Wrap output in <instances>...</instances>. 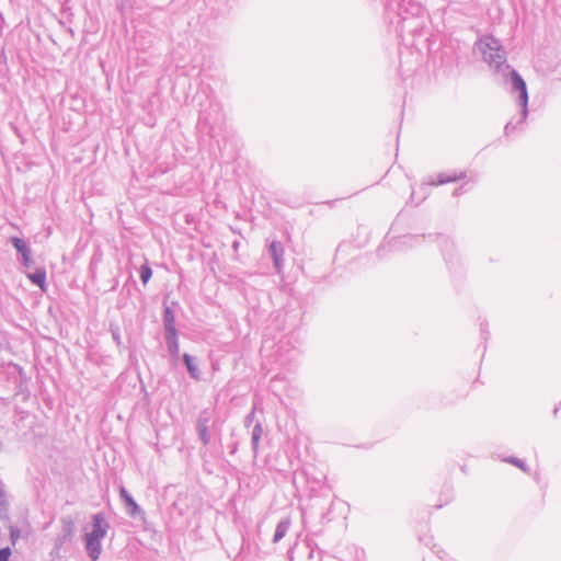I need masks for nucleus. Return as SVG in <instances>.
Instances as JSON below:
<instances>
[{"label": "nucleus", "instance_id": "nucleus-1", "mask_svg": "<svg viewBox=\"0 0 561 561\" xmlns=\"http://www.w3.org/2000/svg\"><path fill=\"white\" fill-rule=\"evenodd\" d=\"M110 529V523L103 513L92 516V529L84 534L83 541L87 554L92 561H98L102 552V540Z\"/></svg>", "mask_w": 561, "mask_h": 561}, {"label": "nucleus", "instance_id": "nucleus-2", "mask_svg": "<svg viewBox=\"0 0 561 561\" xmlns=\"http://www.w3.org/2000/svg\"><path fill=\"white\" fill-rule=\"evenodd\" d=\"M474 49L480 53L483 60L494 70L499 71L503 66L506 69L510 68L506 65V54L503 49L501 42L493 35L482 36L474 45Z\"/></svg>", "mask_w": 561, "mask_h": 561}, {"label": "nucleus", "instance_id": "nucleus-3", "mask_svg": "<svg viewBox=\"0 0 561 561\" xmlns=\"http://www.w3.org/2000/svg\"><path fill=\"white\" fill-rule=\"evenodd\" d=\"M510 83L512 93H517V103L520 106V115L517 122L514 124L510 121L505 127V135H510L519 124L525 123L528 116V91L525 80L515 69L510 70Z\"/></svg>", "mask_w": 561, "mask_h": 561}, {"label": "nucleus", "instance_id": "nucleus-4", "mask_svg": "<svg viewBox=\"0 0 561 561\" xmlns=\"http://www.w3.org/2000/svg\"><path fill=\"white\" fill-rule=\"evenodd\" d=\"M75 535V522L68 517L62 519V527L60 533L55 539L54 549L51 554H58L64 546L71 541Z\"/></svg>", "mask_w": 561, "mask_h": 561}, {"label": "nucleus", "instance_id": "nucleus-5", "mask_svg": "<svg viewBox=\"0 0 561 561\" xmlns=\"http://www.w3.org/2000/svg\"><path fill=\"white\" fill-rule=\"evenodd\" d=\"M438 241H439L440 251L443 253L446 264L448 265L449 268H454L459 262V260L456 255V249H455L454 241L446 236H440L438 238Z\"/></svg>", "mask_w": 561, "mask_h": 561}, {"label": "nucleus", "instance_id": "nucleus-6", "mask_svg": "<svg viewBox=\"0 0 561 561\" xmlns=\"http://www.w3.org/2000/svg\"><path fill=\"white\" fill-rule=\"evenodd\" d=\"M209 422L210 413L207 410L202 411L196 422V430L198 433V437L204 446H207L211 440V435L209 432Z\"/></svg>", "mask_w": 561, "mask_h": 561}, {"label": "nucleus", "instance_id": "nucleus-7", "mask_svg": "<svg viewBox=\"0 0 561 561\" xmlns=\"http://www.w3.org/2000/svg\"><path fill=\"white\" fill-rule=\"evenodd\" d=\"M162 321L164 339L179 336V332L175 325V313L170 306H164Z\"/></svg>", "mask_w": 561, "mask_h": 561}, {"label": "nucleus", "instance_id": "nucleus-8", "mask_svg": "<svg viewBox=\"0 0 561 561\" xmlns=\"http://www.w3.org/2000/svg\"><path fill=\"white\" fill-rule=\"evenodd\" d=\"M119 496H121L122 502L125 505L127 514L130 517L137 518L138 516L145 515L141 507L137 504V502L134 500L131 494L124 486L119 488Z\"/></svg>", "mask_w": 561, "mask_h": 561}, {"label": "nucleus", "instance_id": "nucleus-9", "mask_svg": "<svg viewBox=\"0 0 561 561\" xmlns=\"http://www.w3.org/2000/svg\"><path fill=\"white\" fill-rule=\"evenodd\" d=\"M268 254L271 255L273 260V265L277 273H280L283 266H284V247L282 242L273 240L268 244Z\"/></svg>", "mask_w": 561, "mask_h": 561}, {"label": "nucleus", "instance_id": "nucleus-10", "mask_svg": "<svg viewBox=\"0 0 561 561\" xmlns=\"http://www.w3.org/2000/svg\"><path fill=\"white\" fill-rule=\"evenodd\" d=\"M467 176L465 171L461 172H442L436 175V179L430 178L426 182L428 185H443L450 182L463 180Z\"/></svg>", "mask_w": 561, "mask_h": 561}, {"label": "nucleus", "instance_id": "nucleus-11", "mask_svg": "<svg viewBox=\"0 0 561 561\" xmlns=\"http://www.w3.org/2000/svg\"><path fill=\"white\" fill-rule=\"evenodd\" d=\"M26 276L32 284L38 286L42 290L46 289V270L44 267H36L33 272H27Z\"/></svg>", "mask_w": 561, "mask_h": 561}, {"label": "nucleus", "instance_id": "nucleus-12", "mask_svg": "<svg viewBox=\"0 0 561 561\" xmlns=\"http://www.w3.org/2000/svg\"><path fill=\"white\" fill-rule=\"evenodd\" d=\"M10 510L9 494L5 484L0 479V519L8 518Z\"/></svg>", "mask_w": 561, "mask_h": 561}, {"label": "nucleus", "instance_id": "nucleus-13", "mask_svg": "<svg viewBox=\"0 0 561 561\" xmlns=\"http://www.w3.org/2000/svg\"><path fill=\"white\" fill-rule=\"evenodd\" d=\"M165 346L172 363L176 364L180 359L179 336L164 339Z\"/></svg>", "mask_w": 561, "mask_h": 561}, {"label": "nucleus", "instance_id": "nucleus-14", "mask_svg": "<svg viewBox=\"0 0 561 561\" xmlns=\"http://www.w3.org/2000/svg\"><path fill=\"white\" fill-rule=\"evenodd\" d=\"M183 363L187 369L190 377L194 380L201 379V373L198 366L194 363V357L188 353L182 355Z\"/></svg>", "mask_w": 561, "mask_h": 561}, {"label": "nucleus", "instance_id": "nucleus-15", "mask_svg": "<svg viewBox=\"0 0 561 561\" xmlns=\"http://www.w3.org/2000/svg\"><path fill=\"white\" fill-rule=\"evenodd\" d=\"M262 435H263V426L260 422H256L255 425L253 426L252 433H251V446L254 451V455L257 454Z\"/></svg>", "mask_w": 561, "mask_h": 561}, {"label": "nucleus", "instance_id": "nucleus-16", "mask_svg": "<svg viewBox=\"0 0 561 561\" xmlns=\"http://www.w3.org/2000/svg\"><path fill=\"white\" fill-rule=\"evenodd\" d=\"M290 526V520L288 518H284L279 520V523L276 526L274 536H273V542L280 541L287 534Z\"/></svg>", "mask_w": 561, "mask_h": 561}, {"label": "nucleus", "instance_id": "nucleus-17", "mask_svg": "<svg viewBox=\"0 0 561 561\" xmlns=\"http://www.w3.org/2000/svg\"><path fill=\"white\" fill-rule=\"evenodd\" d=\"M11 244L21 254V256L24 254H32L31 248L27 245V243L23 239H21L19 237H12Z\"/></svg>", "mask_w": 561, "mask_h": 561}, {"label": "nucleus", "instance_id": "nucleus-18", "mask_svg": "<svg viewBox=\"0 0 561 561\" xmlns=\"http://www.w3.org/2000/svg\"><path fill=\"white\" fill-rule=\"evenodd\" d=\"M152 276V270L151 267L146 263L142 264L139 268V277L141 282L146 285Z\"/></svg>", "mask_w": 561, "mask_h": 561}, {"label": "nucleus", "instance_id": "nucleus-19", "mask_svg": "<svg viewBox=\"0 0 561 561\" xmlns=\"http://www.w3.org/2000/svg\"><path fill=\"white\" fill-rule=\"evenodd\" d=\"M503 461L516 466L517 468H519L524 472H528V470H529V468L525 463V461H523L522 459H519L517 457H513V456L506 457V458L503 459Z\"/></svg>", "mask_w": 561, "mask_h": 561}, {"label": "nucleus", "instance_id": "nucleus-20", "mask_svg": "<svg viewBox=\"0 0 561 561\" xmlns=\"http://www.w3.org/2000/svg\"><path fill=\"white\" fill-rule=\"evenodd\" d=\"M21 537V531L15 526H10V538L13 545H15L16 540Z\"/></svg>", "mask_w": 561, "mask_h": 561}, {"label": "nucleus", "instance_id": "nucleus-21", "mask_svg": "<svg viewBox=\"0 0 561 561\" xmlns=\"http://www.w3.org/2000/svg\"><path fill=\"white\" fill-rule=\"evenodd\" d=\"M11 557V549L9 547L0 549V561H9Z\"/></svg>", "mask_w": 561, "mask_h": 561}, {"label": "nucleus", "instance_id": "nucleus-22", "mask_svg": "<svg viewBox=\"0 0 561 561\" xmlns=\"http://www.w3.org/2000/svg\"><path fill=\"white\" fill-rule=\"evenodd\" d=\"M255 417V412L252 410L244 419V426L249 427Z\"/></svg>", "mask_w": 561, "mask_h": 561}, {"label": "nucleus", "instance_id": "nucleus-23", "mask_svg": "<svg viewBox=\"0 0 561 561\" xmlns=\"http://www.w3.org/2000/svg\"><path fill=\"white\" fill-rule=\"evenodd\" d=\"M22 263L25 267L30 268L32 265V254L22 255Z\"/></svg>", "mask_w": 561, "mask_h": 561}, {"label": "nucleus", "instance_id": "nucleus-24", "mask_svg": "<svg viewBox=\"0 0 561 561\" xmlns=\"http://www.w3.org/2000/svg\"><path fill=\"white\" fill-rule=\"evenodd\" d=\"M488 324L486 323H481V335L484 340L488 339Z\"/></svg>", "mask_w": 561, "mask_h": 561}, {"label": "nucleus", "instance_id": "nucleus-25", "mask_svg": "<svg viewBox=\"0 0 561 561\" xmlns=\"http://www.w3.org/2000/svg\"><path fill=\"white\" fill-rule=\"evenodd\" d=\"M462 194V186L460 187H457L454 192H453V195L454 196H459Z\"/></svg>", "mask_w": 561, "mask_h": 561}, {"label": "nucleus", "instance_id": "nucleus-26", "mask_svg": "<svg viewBox=\"0 0 561 561\" xmlns=\"http://www.w3.org/2000/svg\"><path fill=\"white\" fill-rule=\"evenodd\" d=\"M113 339H114L117 343H119V335H118L117 333L113 332Z\"/></svg>", "mask_w": 561, "mask_h": 561}, {"label": "nucleus", "instance_id": "nucleus-27", "mask_svg": "<svg viewBox=\"0 0 561 561\" xmlns=\"http://www.w3.org/2000/svg\"><path fill=\"white\" fill-rule=\"evenodd\" d=\"M558 412H559V408L557 407V408H554V410H553V415H554V416H557V415H558Z\"/></svg>", "mask_w": 561, "mask_h": 561}, {"label": "nucleus", "instance_id": "nucleus-28", "mask_svg": "<svg viewBox=\"0 0 561 561\" xmlns=\"http://www.w3.org/2000/svg\"><path fill=\"white\" fill-rule=\"evenodd\" d=\"M308 554H309V558H312L313 557V551H308Z\"/></svg>", "mask_w": 561, "mask_h": 561}]
</instances>
